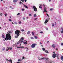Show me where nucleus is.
Wrapping results in <instances>:
<instances>
[{
	"instance_id": "nucleus-1",
	"label": "nucleus",
	"mask_w": 63,
	"mask_h": 63,
	"mask_svg": "<svg viewBox=\"0 0 63 63\" xmlns=\"http://www.w3.org/2000/svg\"><path fill=\"white\" fill-rule=\"evenodd\" d=\"M11 38H12V37L11 36V34L9 33H7L6 34V38L5 39V40L7 41V40H11Z\"/></svg>"
},
{
	"instance_id": "nucleus-2",
	"label": "nucleus",
	"mask_w": 63,
	"mask_h": 63,
	"mask_svg": "<svg viewBox=\"0 0 63 63\" xmlns=\"http://www.w3.org/2000/svg\"><path fill=\"white\" fill-rule=\"evenodd\" d=\"M19 33H20V31H18V30H16L15 32L16 34L18 36H19Z\"/></svg>"
},
{
	"instance_id": "nucleus-3",
	"label": "nucleus",
	"mask_w": 63,
	"mask_h": 63,
	"mask_svg": "<svg viewBox=\"0 0 63 63\" xmlns=\"http://www.w3.org/2000/svg\"><path fill=\"white\" fill-rule=\"evenodd\" d=\"M37 45L36 44H33L31 45V47L32 48H34L35 47V46Z\"/></svg>"
},
{
	"instance_id": "nucleus-4",
	"label": "nucleus",
	"mask_w": 63,
	"mask_h": 63,
	"mask_svg": "<svg viewBox=\"0 0 63 63\" xmlns=\"http://www.w3.org/2000/svg\"><path fill=\"white\" fill-rule=\"evenodd\" d=\"M32 7H33L34 11L36 12L37 11V8H36L35 6H33Z\"/></svg>"
},
{
	"instance_id": "nucleus-5",
	"label": "nucleus",
	"mask_w": 63,
	"mask_h": 63,
	"mask_svg": "<svg viewBox=\"0 0 63 63\" xmlns=\"http://www.w3.org/2000/svg\"><path fill=\"white\" fill-rule=\"evenodd\" d=\"M24 38L23 37H22L20 39V40H19V41H20V42L21 43H22L23 42V40H24Z\"/></svg>"
},
{
	"instance_id": "nucleus-6",
	"label": "nucleus",
	"mask_w": 63,
	"mask_h": 63,
	"mask_svg": "<svg viewBox=\"0 0 63 63\" xmlns=\"http://www.w3.org/2000/svg\"><path fill=\"white\" fill-rule=\"evenodd\" d=\"M7 48H8V49H6V50L7 51H8V50H9V49H10V50H12V47H9V48H8V47H7Z\"/></svg>"
},
{
	"instance_id": "nucleus-7",
	"label": "nucleus",
	"mask_w": 63,
	"mask_h": 63,
	"mask_svg": "<svg viewBox=\"0 0 63 63\" xmlns=\"http://www.w3.org/2000/svg\"><path fill=\"white\" fill-rule=\"evenodd\" d=\"M56 54L55 53L54 54H53L52 57L53 58H55L56 57Z\"/></svg>"
},
{
	"instance_id": "nucleus-8",
	"label": "nucleus",
	"mask_w": 63,
	"mask_h": 63,
	"mask_svg": "<svg viewBox=\"0 0 63 63\" xmlns=\"http://www.w3.org/2000/svg\"><path fill=\"white\" fill-rule=\"evenodd\" d=\"M39 8L40 9H42V4H39Z\"/></svg>"
},
{
	"instance_id": "nucleus-9",
	"label": "nucleus",
	"mask_w": 63,
	"mask_h": 63,
	"mask_svg": "<svg viewBox=\"0 0 63 63\" xmlns=\"http://www.w3.org/2000/svg\"><path fill=\"white\" fill-rule=\"evenodd\" d=\"M25 42H23V43L25 45H26V44H27V41H25Z\"/></svg>"
},
{
	"instance_id": "nucleus-10",
	"label": "nucleus",
	"mask_w": 63,
	"mask_h": 63,
	"mask_svg": "<svg viewBox=\"0 0 63 63\" xmlns=\"http://www.w3.org/2000/svg\"><path fill=\"white\" fill-rule=\"evenodd\" d=\"M44 12H46L47 13V9L46 7H45L44 9Z\"/></svg>"
},
{
	"instance_id": "nucleus-11",
	"label": "nucleus",
	"mask_w": 63,
	"mask_h": 63,
	"mask_svg": "<svg viewBox=\"0 0 63 63\" xmlns=\"http://www.w3.org/2000/svg\"><path fill=\"white\" fill-rule=\"evenodd\" d=\"M57 59H59V54H57Z\"/></svg>"
},
{
	"instance_id": "nucleus-12",
	"label": "nucleus",
	"mask_w": 63,
	"mask_h": 63,
	"mask_svg": "<svg viewBox=\"0 0 63 63\" xmlns=\"http://www.w3.org/2000/svg\"><path fill=\"white\" fill-rule=\"evenodd\" d=\"M18 0H13V2L14 3H16L17 2Z\"/></svg>"
},
{
	"instance_id": "nucleus-13",
	"label": "nucleus",
	"mask_w": 63,
	"mask_h": 63,
	"mask_svg": "<svg viewBox=\"0 0 63 63\" xmlns=\"http://www.w3.org/2000/svg\"><path fill=\"white\" fill-rule=\"evenodd\" d=\"M47 22H48V20H47V19H46V20L45 21V24H46V23H47Z\"/></svg>"
},
{
	"instance_id": "nucleus-14",
	"label": "nucleus",
	"mask_w": 63,
	"mask_h": 63,
	"mask_svg": "<svg viewBox=\"0 0 63 63\" xmlns=\"http://www.w3.org/2000/svg\"><path fill=\"white\" fill-rule=\"evenodd\" d=\"M61 29H62V31H61V33H62V34H63V28H62Z\"/></svg>"
},
{
	"instance_id": "nucleus-15",
	"label": "nucleus",
	"mask_w": 63,
	"mask_h": 63,
	"mask_svg": "<svg viewBox=\"0 0 63 63\" xmlns=\"http://www.w3.org/2000/svg\"><path fill=\"white\" fill-rule=\"evenodd\" d=\"M61 59L62 61H63V56H61Z\"/></svg>"
},
{
	"instance_id": "nucleus-16",
	"label": "nucleus",
	"mask_w": 63,
	"mask_h": 63,
	"mask_svg": "<svg viewBox=\"0 0 63 63\" xmlns=\"http://www.w3.org/2000/svg\"><path fill=\"white\" fill-rule=\"evenodd\" d=\"M52 47H53L54 48V47H55V45L54 44H53L52 45Z\"/></svg>"
},
{
	"instance_id": "nucleus-17",
	"label": "nucleus",
	"mask_w": 63,
	"mask_h": 63,
	"mask_svg": "<svg viewBox=\"0 0 63 63\" xmlns=\"http://www.w3.org/2000/svg\"><path fill=\"white\" fill-rule=\"evenodd\" d=\"M45 59H46V60H47L48 61V60H49V58H44Z\"/></svg>"
},
{
	"instance_id": "nucleus-18",
	"label": "nucleus",
	"mask_w": 63,
	"mask_h": 63,
	"mask_svg": "<svg viewBox=\"0 0 63 63\" xmlns=\"http://www.w3.org/2000/svg\"><path fill=\"white\" fill-rule=\"evenodd\" d=\"M20 42H21L20 41H19H19L18 42H17L16 43V44H17V45H18V44H19L20 43Z\"/></svg>"
},
{
	"instance_id": "nucleus-19",
	"label": "nucleus",
	"mask_w": 63,
	"mask_h": 63,
	"mask_svg": "<svg viewBox=\"0 0 63 63\" xmlns=\"http://www.w3.org/2000/svg\"><path fill=\"white\" fill-rule=\"evenodd\" d=\"M17 47V48H24V47Z\"/></svg>"
},
{
	"instance_id": "nucleus-20",
	"label": "nucleus",
	"mask_w": 63,
	"mask_h": 63,
	"mask_svg": "<svg viewBox=\"0 0 63 63\" xmlns=\"http://www.w3.org/2000/svg\"><path fill=\"white\" fill-rule=\"evenodd\" d=\"M24 6L25 7V8H27V9H28V7H27V6H26V5H25L24 4Z\"/></svg>"
},
{
	"instance_id": "nucleus-21",
	"label": "nucleus",
	"mask_w": 63,
	"mask_h": 63,
	"mask_svg": "<svg viewBox=\"0 0 63 63\" xmlns=\"http://www.w3.org/2000/svg\"><path fill=\"white\" fill-rule=\"evenodd\" d=\"M30 33V31H28V32H27V34H29Z\"/></svg>"
},
{
	"instance_id": "nucleus-22",
	"label": "nucleus",
	"mask_w": 63,
	"mask_h": 63,
	"mask_svg": "<svg viewBox=\"0 0 63 63\" xmlns=\"http://www.w3.org/2000/svg\"><path fill=\"white\" fill-rule=\"evenodd\" d=\"M52 27H53V26H54V24L53 23H52Z\"/></svg>"
},
{
	"instance_id": "nucleus-23",
	"label": "nucleus",
	"mask_w": 63,
	"mask_h": 63,
	"mask_svg": "<svg viewBox=\"0 0 63 63\" xmlns=\"http://www.w3.org/2000/svg\"><path fill=\"white\" fill-rule=\"evenodd\" d=\"M45 52H46V53H48V51H47V50H46L45 51Z\"/></svg>"
},
{
	"instance_id": "nucleus-24",
	"label": "nucleus",
	"mask_w": 63,
	"mask_h": 63,
	"mask_svg": "<svg viewBox=\"0 0 63 63\" xmlns=\"http://www.w3.org/2000/svg\"><path fill=\"white\" fill-rule=\"evenodd\" d=\"M42 49L43 51H45V48H42Z\"/></svg>"
},
{
	"instance_id": "nucleus-25",
	"label": "nucleus",
	"mask_w": 63,
	"mask_h": 63,
	"mask_svg": "<svg viewBox=\"0 0 63 63\" xmlns=\"http://www.w3.org/2000/svg\"><path fill=\"white\" fill-rule=\"evenodd\" d=\"M5 49V47H3L2 48V50H4Z\"/></svg>"
},
{
	"instance_id": "nucleus-26",
	"label": "nucleus",
	"mask_w": 63,
	"mask_h": 63,
	"mask_svg": "<svg viewBox=\"0 0 63 63\" xmlns=\"http://www.w3.org/2000/svg\"><path fill=\"white\" fill-rule=\"evenodd\" d=\"M18 36H17V35H16V36H15V38H18Z\"/></svg>"
},
{
	"instance_id": "nucleus-27",
	"label": "nucleus",
	"mask_w": 63,
	"mask_h": 63,
	"mask_svg": "<svg viewBox=\"0 0 63 63\" xmlns=\"http://www.w3.org/2000/svg\"><path fill=\"white\" fill-rule=\"evenodd\" d=\"M21 31L22 32H23V31H24V30L23 29H22L21 30Z\"/></svg>"
},
{
	"instance_id": "nucleus-28",
	"label": "nucleus",
	"mask_w": 63,
	"mask_h": 63,
	"mask_svg": "<svg viewBox=\"0 0 63 63\" xmlns=\"http://www.w3.org/2000/svg\"><path fill=\"white\" fill-rule=\"evenodd\" d=\"M2 37H3V38H4L5 37L4 36V35L3 34H2Z\"/></svg>"
},
{
	"instance_id": "nucleus-29",
	"label": "nucleus",
	"mask_w": 63,
	"mask_h": 63,
	"mask_svg": "<svg viewBox=\"0 0 63 63\" xmlns=\"http://www.w3.org/2000/svg\"><path fill=\"white\" fill-rule=\"evenodd\" d=\"M44 59V58H41L40 59H39V60H42V59Z\"/></svg>"
},
{
	"instance_id": "nucleus-30",
	"label": "nucleus",
	"mask_w": 63,
	"mask_h": 63,
	"mask_svg": "<svg viewBox=\"0 0 63 63\" xmlns=\"http://www.w3.org/2000/svg\"><path fill=\"white\" fill-rule=\"evenodd\" d=\"M9 21H12V20L11 19H9Z\"/></svg>"
},
{
	"instance_id": "nucleus-31",
	"label": "nucleus",
	"mask_w": 63,
	"mask_h": 63,
	"mask_svg": "<svg viewBox=\"0 0 63 63\" xmlns=\"http://www.w3.org/2000/svg\"><path fill=\"white\" fill-rule=\"evenodd\" d=\"M32 16V15L31 14H29V16Z\"/></svg>"
},
{
	"instance_id": "nucleus-32",
	"label": "nucleus",
	"mask_w": 63,
	"mask_h": 63,
	"mask_svg": "<svg viewBox=\"0 0 63 63\" xmlns=\"http://www.w3.org/2000/svg\"><path fill=\"white\" fill-rule=\"evenodd\" d=\"M23 4V3H22V2H21L19 3V4Z\"/></svg>"
},
{
	"instance_id": "nucleus-33",
	"label": "nucleus",
	"mask_w": 63,
	"mask_h": 63,
	"mask_svg": "<svg viewBox=\"0 0 63 63\" xmlns=\"http://www.w3.org/2000/svg\"><path fill=\"white\" fill-rule=\"evenodd\" d=\"M32 34L33 36H34V33L33 32H32Z\"/></svg>"
},
{
	"instance_id": "nucleus-34",
	"label": "nucleus",
	"mask_w": 63,
	"mask_h": 63,
	"mask_svg": "<svg viewBox=\"0 0 63 63\" xmlns=\"http://www.w3.org/2000/svg\"><path fill=\"white\" fill-rule=\"evenodd\" d=\"M31 39H33L34 38L32 37H31Z\"/></svg>"
},
{
	"instance_id": "nucleus-35",
	"label": "nucleus",
	"mask_w": 63,
	"mask_h": 63,
	"mask_svg": "<svg viewBox=\"0 0 63 63\" xmlns=\"http://www.w3.org/2000/svg\"><path fill=\"white\" fill-rule=\"evenodd\" d=\"M34 17H36V14H35L34 15Z\"/></svg>"
},
{
	"instance_id": "nucleus-36",
	"label": "nucleus",
	"mask_w": 63,
	"mask_h": 63,
	"mask_svg": "<svg viewBox=\"0 0 63 63\" xmlns=\"http://www.w3.org/2000/svg\"><path fill=\"white\" fill-rule=\"evenodd\" d=\"M0 16H2L3 15H2V14L1 13H0Z\"/></svg>"
},
{
	"instance_id": "nucleus-37",
	"label": "nucleus",
	"mask_w": 63,
	"mask_h": 63,
	"mask_svg": "<svg viewBox=\"0 0 63 63\" xmlns=\"http://www.w3.org/2000/svg\"><path fill=\"white\" fill-rule=\"evenodd\" d=\"M14 23L15 24H17V23L16 22H15Z\"/></svg>"
},
{
	"instance_id": "nucleus-38",
	"label": "nucleus",
	"mask_w": 63,
	"mask_h": 63,
	"mask_svg": "<svg viewBox=\"0 0 63 63\" xmlns=\"http://www.w3.org/2000/svg\"><path fill=\"white\" fill-rule=\"evenodd\" d=\"M6 60H7V61H9V62H10V60H8V59H6Z\"/></svg>"
},
{
	"instance_id": "nucleus-39",
	"label": "nucleus",
	"mask_w": 63,
	"mask_h": 63,
	"mask_svg": "<svg viewBox=\"0 0 63 63\" xmlns=\"http://www.w3.org/2000/svg\"><path fill=\"white\" fill-rule=\"evenodd\" d=\"M7 14H5V16H7Z\"/></svg>"
},
{
	"instance_id": "nucleus-40",
	"label": "nucleus",
	"mask_w": 63,
	"mask_h": 63,
	"mask_svg": "<svg viewBox=\"0 0 63 63\" xmlns=\"http://www.w3.org/2000/svg\"><path fill=\"white\" fill-rule=\"evenodd\" d=\"M34 37H35V39H37V37L35 36Z\"/></svg>"
},
{
	"instance_id": "nucleus-41",
	"label": "nucleus",
	"mask_w": 63,
	"mask_h": 63,
	"mask_svg": "<svg viewBox=\"0 0 63 63\" xmlns=\"http://www.w3.org/2000/svg\"><path fill=\"white\" fill-rule=\"evenodd\" d=\"M20 61H21L19 59L18 60V62H19Z\"/></svg>"
},
{
	"instance_id": "nucleus-42",
	"label": "nucleus",
	"mask_w": 63,
	"mask_h": 63,
	"mask_svg": "<svg viewBox=\"0 0 63 63\" xmlns=\"http://www.w3.org/2000/svg\"><path fill=\"white\" fill-rule=\"evenodd\" d=\"M20 15V13H18L17 14V15L18 16V15Z\"/></svg>"
},
{
	"instance_id": "nucleus-43",
	"label": "nucleus",
	"mask_w": 63,
	"mask_h": 63,
	"mask_svg": "<svg viewBox=\"0 0 63 63\" xmlns=\"http://www.w3.org/2000/svg\"><path fill=\"white\" fill-rule=\"evenodd\" d=\"M25 48V49H28V48H27V47H26Z\"/></svg>"
},
{
	"instance_id": "nucleus-44",
	"label": "nucleus",
	"mask_w": 63,
	"mask_h": 63,
	"mask_svg": "<svg viewBox=\"0 0 63 63\" xmlns=\"http://www.w3.org/2000/svg\"><path fill=\"white\" fill-rule=\"evenodd\" d=\"M19 24H21V22H20V21L19 22Z\"/></svg>"
},
{
	"instance_id": "nucleus-45",
	"label": "nucleus",
	"mask_w": 63,
	"mask_h": 63,
	"mask_svg": "<svg viewBox=\"0 0 63 63\" xmlns=\"http://www.w3.org/2000/svg\"><path fill=\"white\" fill-rule=\"evenodd\" d=\"M50 11H52L53 9L52 8L50 9Z\"/></svg>"
},
{
	"instance_id": "nucleus-46",
	"label": "nucleus",
	"mask_w": 63,
	"mask_h": 63,
	"mask_svg": "<svg viewBox=\"0 0 63 63\" xmlns=\"http://www.w3.org/2000/svg\"><path fill=\"white\" fill-rule=\"evenodd\" d=\"M21 1H22L23 2H24V0H21Z\"/></svg>"
},
{
	"instance_id": "nucleus-47",
	"label": "nucleus",
	"mask_w": 63,
	"mask_h": 63,
	"mask_svg": "<svg viewBox=\"0 0 63 63\" xmlns=\"http://www.w3.org/2000/svg\"><path fill=\"white\" fill-rule=\"evenodd\" d=\"M61 45L62 46H63V43H61Z\"/></svg>"
},
{
	"instance_id": "nucleus-48",
	"label": "nucleus",
	"mask_w": 63,
	"mask_h": 63,
	"mask_svg": "<svg viewBox=\"0 0 63 63\" xmlns=\"http://www.w3.org/2000/svg\"><path fill=\"white\" fill-rule=\"evenodd\" d=\"M46 15H47V16H49V15H48V14H46Z\"/></svg>"
},
{
	"instance_id": "nucleus-49",
	"label": "nucleus",
	"mask_w": 63,
	"mask_h": 63,
	"mask_svg": "<svg viewBox=\"0 0 63 63\" xmlns=\"http://www.w3.org/2000/svg\"><path fill=\"white\" fill-rule=\"evenodd\" d=\"M23 20H25V18H24V17H23Z\"/></svg>"
},
{
	"instance_id": "nucleus-50",
	"label": "nucleus",
	"mask_w": 63,
	"mask_h": 63,
	"mask_svg": "<svg viewBox=\"0 0 63 63\" xmlns=\"http://www.w3.org/2000/svg\"><path fill=\"white\" fill-rule=\"evenodd\" d=\"M53 53H55V52H53Z\"/></svg>"
},
{
	"instance_id": "nucleus-51",
	"label": "nucleus",
	"mask_w": 63,
	"mask_h": 63,
	"mask_svg": "<svg viewBox=\"0 0 63 63\" xmlns=\"http://www.w3.org/2000/svg\"><path fill=\"white\" fill-rule=\"evenodd\" d=\"M22 11H24V9H22Z\"/></svg>"
},
{
	"instance_id": "nucleus-52",
	"label": "nucleus",
	"mask_w": 63,
	"mask_h": 63,
	"mask_svg": "<svg viewBox=\"0 0 63 63\" xmlns=\"http://www.w3.org/2000/svg\"><path fill=\"white\" fill-rule=\"evenodd\" d=\"M40 33H43V32H41Z\"/></svg>"
},
{
	"instance_id": "nucleus-53",
	"label": "nucleus",
	"mask_w": 63,
	"mask_h": 63,
	"mask_svg": "<svg viewBox=\"0 0 63 63\" xmlns=\"http://www.w3.org/2000/svg\"><path fill=\"white\" fill-rule=\"evenodd\" d=\"M24 59V57H23L22 59Z\"/></svg>"
},
{
	"instance_id": "nucleus-54",
	"label": "nucleus",
	"mask_w": 63,
	"mask_h": 63,
	"mask_svg": "<svg viewBox=\"0 0 63 63\" xmlns=\"http://www.w3.org/2000/svg\"><path fill=\"white\" fill-rule=\"evenodd\" d=\"M12 24H14V23L13 22L12 23Z\"/></svg>"
},
{
	"instance_id": "nucleus-55",
	"label": "nucleus",
	"mask_w": 63,
	"mask_h": 63,
	"mask_svg": "<svg viewBox=\"0 0 63 63\" xmlns=\"http://www.w3.org/2000/svg\"><path fill=\"white\" fill-rule=\"evenodd\" d=\"M55 25H56V22H55Z\"/></svg>"
},
{
	"instance_id": "nucleus-56",
	"label": "nucleus",
	"mask_w": 63,
	"mask_h": 63,
	"mask_svg": "<svg viewBox=\"0 0 63 63\" xmlns=\"http://www.w3.org/2000/svg\"><path fill=\"white\" fill-rule=\"evenodd\" d=\"M49 2L51 1V0H49Z\"/></svg>"
},
{
	"instance_id": "nucleus-57",
	"label": "nucleus",
	"mask_w": 63,
	"mask_h": 63,
	"mask_svg": "<svg viewBox=\"0 0 63 63\" xmlns=\"http://www.w3.org/2000/svg\"><path fill=\"white\" fill-rule=\"evenodd\" d=\"M26 51H28V49L26 50Z\"/></svg>"
},
{
	"instance_id": "nucleus-58",
	"label": "nucleus",
	"mask_w": 63,
	"mask_h": 63,
	"mask_svg": "<svg viewBox=\"0 0 63 63\" xmlns=\"http://www.w3.org/2000/svg\"><path fill=\"white\" fill-rule=\"evenodd\" d=\"M56 50H58V48H56Z\"/></svg>"
},
{
	"instance_id": "nucleus-59",
	"label": "nucleus",
	"mask_w": 63,
	"mask_h": 63,
	"mask_svg": "<svg viewBox=\"0 0 63 63\" xmlns=\"http://www.w3.org/2000/svg\"><path fill=\"white\" fill-rule=\"evenodd\" d=\"M25 1L26 2L27 1V0H25Z\"/></svg>"
},
{
	"instance_id": "nucleus-60",
	"label": "nucleus",
	"mask_w": 63,
	"mask_h": 63,
	"mask_svg": "<svg viewBox=\"0 0 63 63\" xmlns=\"http://www.w3.org/2000/svg\"><path fill=\"white\" fill-rule=\"evenodd\" d=\"M46 29L47 30H48V28H46Z\"/></svg>"
},
{
	"instance_id": "nucleus-61",
	"label": "nucleus",
	"mask_w": 63,
	"mask_h": 63,
	"mask_svg": "<svg viewBox=\"0 0 63 63\" xmlns=\"http://www.w3.org/2000/svg\"><path fill=\"white\" fill-rule=\"evenodd\" d=\"M40 44H41V45H42V43H41V42H40Z\"/></svg>"
},
{
	"instance_id": "nucleus-62",
	"label": "nucleus",
	"mask_w": 63,
	"mask_h": 63,
	"mask_svg": "<svg viewBox=\"0 0 63 63\" xmlns=\"http://www.w3.org/2000/svg\"><path fill=\"white\" fill-rule=\"evenodd\" d=\"M5 41V40L4 39H3V41Z\"/></svg>"
},
{
	"instance_id": "nucleus-63",
	"label": "nucleus",
	"mask_w": 63,
	"mask_h": 63,
	"mask_svg": "<svg viewBox=\"0 0 63 63\" xmlns=\"http://www.w3.org/2000/svg\"><path fill=\"white\" fill-rule=\"evenodd\" d=\"M43 6H44V7H45V5H44V4H43Z\"/></svg>"
},
{
	"instance_id": "nucleus-64",
	"label": "nucleus",
	"mask_w": 63,
	"mask_h": 63,
	"mask_svg": "<svg viewBox=\"0 0 63 63\" xmlns=\"http://www.w3.org/2000/svg\"><path fill=\"white\" fill-rule=\"evenodd\" d=\"M10 8H12V6H10Z\"/></svg>"
}]
</instances>
